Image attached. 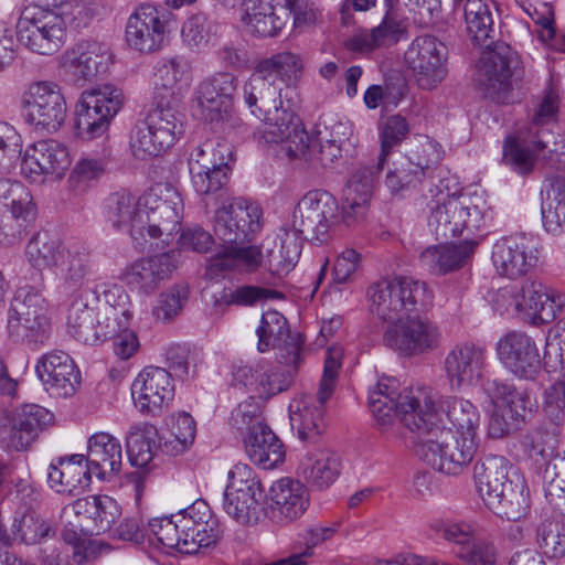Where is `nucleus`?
I'll return each instance as SVG.
<instances>
[{
    "label": "nucleus",
    "mask_w": 565,
    "mask_h": 565,
    "mask_svg": "<svg viewBox=\"0 0 565 565\" xmlns=\"http://www.w3.org/2000/svg\"><path fill=\"white\" fill-rule=\"evenodd\" d=\"M492 210L480 194L449 196L431 209L428 227L437 239L455 237L463 231L473 232L488 226Z\"/></svg>",
    "instance_id": "obj_16"
},
{
    "label": "nucleus",
    "mask_w": 565,
    "mask_h": 565,
    "mask_svg": "<svg viewBox=\"0 0 565 565\" xmlns=\"http://www.w3.org/2000/svg\"><path fill=\"white\" fill-rule=\"evenodd\" d=\"M223 509L238 523L247 521V465L237 463L227 473Z\"/></svg>",
    "instance_id": "obj_44"
},
{
    "label": "nucleus",
    "mask_w": 565,
    "mask_h": 565,
    "mask_svg": "<svg viewBox=\"0 0 565 565\" xmlns=\"http://www.w3.org/2000/svg\"><path fill=\"white\" fill-rule=\"evenodd\" d=\"M124 102L122 90L113 84L84 89L73 106L74 136L84 142L106 138Z\"/></svg>",
    "instance_id": "obj_14"
},
{
    "label": "nucleus",
    "mask_w": 565,
    "mask_h": 565,
    "mask_svg": "<svg viewBox=\"0 0 565 565\" xmlns=\"http://www.w3.org/2000/svg\"><path fill=\"white\" fill-rule=\"evenodd\" d=\"M430 526L437 533H441L446 541L454 543L457 546V551L469 547L477 540L475 537L476 526L469 522L445 523L441 520H437Z\"/></svg>",
    "instance_id": "obj_59"
},
{
    "label": "nucleus",
    "mask_w": 565,
    "mask_h": 565,
    "mask_svg": "<svg viewBox=\"0 0 565 565\" xmlns=\"http://www.w3.org/2000/svg\"><path fill=\"white\" fill-rule=\"evenodd\" d=\"M68 188L76 194H83L94 188L106 172V162L93 153H82L70 168Z\"/></svg>",
    "instance_id": "obj_50"
},
{
    "label": "nucleus",
    "mask_w": 565,
    "mask_h": 565,
    "mask_svg": "<svg viewBox=\"0 0 565 565\" xmlns=\"http://www.w3.org/2000/svg\"><path fill=\"white\" fill-rule=\"evenodd\" d=\"M486 391L495 407L504 412L520 427L525 423L526 414L532 411V401L527 393L521 392L507 383L492 381Z\"/></svg>",
    "instance_id": "obj_43"
},
{
    "label": "nucleus",
    "mask_w": 565,
    "mask_h": 565,
    "mask_svg": "<svg viewBox=\"0 0 565 565\" xmlns=\"http://www.w3.org/2000/svg\"><path fill=\"white\" fill-rule=\"evenodd\" d=\"M433 299L426 282L402 275L382 278L366 289L370 315L387 324L383 343L404 356L420 355L439 348V327L417 315L427 310Z\"/></svg>",
    "instance_id": "obj_2"
},
{
    "label": "nucleus",
    "mask_w": 565,
    "mask_h": 565,
    "mask_svg": "<svg viewBox=\"0 0 565 565\" xmlns=\"http://www.w3.org/2000/svg\"><path fill=\"white\" fill-rule=\"evenodd\" d=\"M232 161V146L226 141H205L193 148L188 167L194 191L200 195L220 191L228 180Z\"/></svg>",
    "instance_id": "obj_19"
},
{
    "label": "nucleus",
    "mask_w": 565,
    "mask_h": 565,
    "mask_svg": "<svg viewBox=\"0 0 565 565\" xmlns=\"http://www.w3.org/2000/svg\"><path fill=\"white\" fill-rule=\"evenodd\" d=\"M71 166V150L57 139L34 141L21 152L20 173L31 183L44 184L61 181Z\"/></svg>",
    "instance_id": "obj_21"
},
{
    "label": "nucleus",
    "mask_w": 565,
    "mask_h": 565,
    "mask_svg": "<svg viewBox=\"0 0 565 565\" xmlns=\"http://www.w3.org/2000/svg\"><path fill=\"white\" fill-rule=\"evenodd\" d=\"M519 317L539 326L556 319L564 307L563 297L536 280H525L518 286Z\"/></svg>",
    "instance_id": "obj_32"
},
{
    "label": "nucleus",
    "mask_w": 565,
    "mask_h": 565,
    "mask_svg": "<svg viewBox=\"0 0 565 565\" xmlns=\"http://www.w3.org/2000/svg\"><path fill=\"white\" fill-rule=\"evenodd\" d=\"M234 89L231 74H218L203 81L195 92L193 117L211 125L230 121L234 115Z\"/></svg>",
    "instance_id": "obj_25"
},
{
    "label": "nucleus",
    "mask_w": 565,
    "mask_h": 565,
    "mask_svg": "<svg viewBox=\"0 0 565 565\" xmlns=\"http://www.w3.org/2000/svg\"><path fill=\"white\" fill-rule=\"evenodd\" d=\"M455 9L461 8L466 29L471 40L483 44L494 32L493 15L484 0H452Z\"/></svg>",
    "instance_id": "obj_47"
},
{
    "label": "nucleus",
    "mask_w": 565,
    "mask_h": 565,
    "mask_svg": "<svg viewBox=\"0 0 565 565\" xmlns=\"http://www.w3.org/2000/svg\"><path fill=\"white\" fill-rule=\"evenodd\" d=\"M25 124L36 134L54 135L67 119V102L62 86L54 81H34L21 96Z\"/></svg>",
    "instance_id": "obj_17"
},
{
    "label": "nucleus",
    "mask_w": 565,
    "mask_h": 565,
    "mask_svg": "<svg viewBox=\"0 0 565 565\" xmlns=\"http://www.w3.org/2000/svg\"><path fill=\"white\" fill-rule=\"evenodd\" d=\"M132 318V303L129 299V318L111 334L114 354L121 361L134 358L141 347L138 333L129 328Z\"/></svg>",
    "instance_id": "obj_57"
},
{
    "label": "nucleus",
    "mask_w": 565,
    "mask_h": 565,
    "mask_svg": "<svg viewBox=\"0 0 565 565\" xmlns=\"http://www.w3.org/2000/svg\"><path fill=\"white\" fill-rule=\"evenodd\" d=\"M444 366L451 388L468 391L484 379L489 367L488 351L470 342L458 344L447 353Z\"/></svg>",
    "instance_id": "obj_27"
},
{
    "label": "nucleus",
    "mask_w": 565,
    "mask_h": 565,
    "mask_svg": "<svg viewBox=\"0 0 565 565\" xmlns=\"http://www.w3.org/2000/svg\"><path fill=\"white\" fill-rule=\"evenodd\" d=\"M50 305L33 287L20 288L10 305L7 334L14 342L42 343L51 332Z\"/></svg>",
    "instance_id": "obj_18"
},
{
    "label": "nucleus",
    "mask_w": 565,
    "mask_h": 565,
    "mask_svg": "<svg viewBox=\"0 0 565 565\" xmlns=\"http://www.w3.org/2000/svg\"><path fill=\"white\" fill-rule=\"evenodd\" d=\"M146 535L151 546L164 553L193 554L201 547L214 545L222 529L209 504L196 500L178 513L150 519Z\"/></svg>",
    "instance_id": "obj_9"
},
{
    "label": "nucleus",
    "mask_w": 565,
    "mask_h": 565,
    "mask_svg": "<svg viewBox=\"0 0 565 565\" xmlns=\"http://www.w3.org/2000/svg\"><path fill=\"white\" fill-rule=\"evenodd\" d=\"M339 221L338 201L329 192L313 190L306 193L292 211L290 221L277 234V247L270 256L269 286H277L296 267L302 250L303 236L324 243L331 227Z\"/></svg>",
    "instance_id": "obj_6"
},
{
    "label": "nucleus",
    "mask_w": 565,
    "mask_h": 565,
    "mask_svg": "<svg viewBox=\"0 0 565 565\" xmlns=\"http://www.w3.org/2000/svg\"><path fill=\"white\" fill-rule=\"evenodd\" d=\"M288 19L287 10L277 8L275 0H249V25L259 36H277Z\"/></svg>",
    "instance_id": "obj_46"
},
{
    "label": "nucleus",
    "mask_w": 565,
    "mask_h": 565,
    "mask_svg": "<svg viewBox=\"0 0 565 565\" xmlns=\"http://www.w3.org/2000/svg\"><path fill=\"white\" fill-rule=\"evenodd\" d=\"M178 258L174 249L132 262L122 273L124 281L143 295L154 292L177 268Z\"/></svg>",
    "instance_id": "obj_34"
},
{
    "label": "nucleus",
    "mask_w": 565,
    "mask_h": 565,
    "mask_svg": "<svg viewBox=\"0 0 565 565\" xmlns=\"http://www.w3.org/2000/svg\"><path fill=\"white\" fill-rule=\"evenodd\" d=\"M192 82L188 63L180 56L157 61L150 77L152 108L130 131L129 149L139 160L157 157L175 145L183 135L178 108Z\"/></svg>",
    "instance_id": "obj_3"
},
{
    "label": "nucleus",
    "mask_w": 565,
    "mask_h": 565,
    "mask_svg": "<svg viewBox=\"0 0 565 565\" xmlns=\"http://www.w3.org/2000/svg\"><path fill=\"white\" fill-rule=\"evenodd\" d=\"M406 66L422 89L436 88L447 75V47L435 36L415 38L404 54Z\"/></svg>",
    "instance_id": "obj_24"
},
{
    "label": "nucleus",
    "mask_w": 565,
    "mask_h": 565,
    "mask_svg": "<svg viewBox=\"0 0 565 565\" xmlns=\"http://www.w3.org/2000/svg\"><path fill=\"white\" fill-rule=\"evenodd\" d=\"M264 224L262 207L249 203V274H259V280L268 285L270 256L273 247H277V239L273 235L257 239Z\"/></svg>",
    "instance_id": "obj_41"
},
{
    "label": "nucleus",
    "mask_w": 565,
    "mask_h": 565,
    "mask_svg": "<svg viewBox=\"0 0 565 565\" xmlns=\"http://www.w3.org/2000/svg\"><path fill=\"white\" fill-rule=\"evenodd\" d=\"M273 120L263 122L254 136L258 143L268 146L278 157L322 167L331 166L341 158L345 146L340 143L317 140L319 149L313 150L301 119L291 109L276 107Z\"/></svg>",
    "instance_id": "obj_10"
},
{
    "label": "nucleus",
    "mask_w": 565,
    "mask_h": 565,
    "mask_svg": "<svg viewBox=\"0 0 565 565\" xmlns=\"http://www.w3.org/2000/svg\"><path fill=\"white\" fill-rule=\"evenodd\" d=\"M541 213L546 232L559 235L565 231V179H556L550 184Z\"/></svg>",
    "instance_id": "obj_52"
},
{
    "label": "nucleus",
    "mask_w": 565,
    "mask_h": 565,
    "mask_svg": "<svg viewBox=\"0 0 565 565\" xmlns=\"http://www.w3.org/2000/svg\"><path fill=\"white\" fill-rule=\"evenodd\" d=\"M537 543L548 558H561L565 555V534L556 523L547 522L540 526Z\"/></svg>",
    "instance_id": "obj_62"
},
{
    "label": "nucleus",
    "mask_w": 565,
    "mask_h": 565,
    "mask_svg": "<svg viewBox=\"0 0 565 565\" xmlns=\"http://www.w3.org/2000/svg\"><path fill=\"white\" fill-rule=\"evenodd\" d=\"M395 4L396 3L384 4L385 13L381 23L372 28L380 46L397 42L398 35L405 30V25L395 10Z\"/></svg>",
    "instance_id": "obj_61"
},
{
    "label": "nucleus",
    "mask_w": 565,
    "mask_h": 565,
    "mask_svg": "<svg viewBox=\"0 0 565 565\" xmlns=\"http://www.w3.org/2000/svg\"><path fill=\"white\" fill-rule=\"evenodd\" d=\"M89 0H53L24 6L15 22L18 42L34 54H55L67 41L70 23L89 15Z\"/></svg>",
    "instance_id": "obj_7"
},
{
    "label": "nucleus",
    "mask_w": 565,
    "mask_h": 565,
    "mask_svg": "<svg viewBox=\"0 0 565 565\" xmlns=\"http://www.w3.org/2000/svg\"><path fill=\"white\" fill-rule=\"evenodd\" d=\"M173 30L169 13L143 4L137 8L127 20L125 38L127 45L139 53L158 52L168 43Z\"/></svg>",
    "instance_id": "obj_22"
},
{
    "label": "nucleus",
    "mask_w": 565,
    "mask_h": 565,
    "mask_svg": "<svg viewBox=\"0 0 565 565\" xmlns=\"http://www.w3.org/2000/svg\"><path fill=\"white\" fill-rule=\"evenodd\" d=\"M342 356L341 347H330L326 352L318 395L303 394L294 398L289 404L290 427L302 441L316 443L324 431L323 405L334 391Z\"/></svg>",
    "instance_id": "obj_13"
},
{
    "label": "nucleus",
    "mask_w": 565,
    "mask_h": 565,
    "mask_svg": "<svg viewBox=\"0 0 565 565\" xmlns=\"http://www.w3.org/2000/svg\"><path fill=\"white\" fill-rule=\"evenodd\" d=\"M157 437V429L151 424L141 423L130 427L126 436V448L131 466L149 467L154 456Z\"/></svg>",
    "instance_id": "obj_49"
},
{
    "label": "nucleus",
    "mask_w": 565,
    "mask_h": 565,
    "mask_svg": "<svg viewBox=\"0 0 565 565\" xmlns=\"http://www.w3.org/2000/svg\"><path fill=\"white\" fill-rule=\"evenodd\" d=\"M308 487L299 479L282 477L267 491L259 479L249 478V523L265 519L290 523L307 511Z\"/></svg>",
    "instance_id": "obj_12"
},
{
    "label": "nucleus",
    "mask_w": 565,
    "mask_h": 565,
    "mask_svg": "<svg viewBox=\"0 0 565 565\" xmlns=\"http://www.w3.org/2000/svg\"><path fill=\"white\" fill-rule=\"evenodd\" d=\"M25 257L33 268L47 269L58 279L61 294L73 295L66 329L75 340L88 345L104 343L129 318V295L117 284L105 286L104 301L97 308L88 306L83 286L92 275L93 264L82 245L38 233L28 242Z\"/></svg>",
    "instance_id": "obj_1"
},
{
    "label": "nucleus",
    "mask_w": 565,
    "mask_h": 565,
    "mask_svg": "<svg viewBox=\"0 0 565 565\" xmlns=\"http://www.w3.org/2000/svg\"><path fill=\"white\" fill-rule=\"evenodd\" d=\"M246 207L241 202H231L216 211L214 233L222 242V250L211 258L206 275L217 279L228 270H243L247 266L245 216Z\"/></svg>",
    "instance_id": "obj_15"
},
{
    "label": "nucleus",
    "mask_w": 565,
    "mask_h": 565,
    "mask_svg": "<svg viewBox=\"0 0 565 565\" xmlns=\"http://www.w3.org/2000/svg\"><path fill=\"white\" fill-rule=\"evenodd\" d=\"M362 263L363 257L359 250L352 247H344L334 256L332 266L333 280L337 284L352 281L362 267Z\"/></svg>",
    "instance_id": "obj_58"
},
{
    "label": "nucleus",
    "mask_w": 565,
    "mask_h": 565,
    "mask_svg": "<svg viewBox=\"0 0 565 565\" xmlns=\"http://www.w3.org/2000/svg\"><path fill=\"white\" fill-rule=\"evenodd\" d=\"M166 426L161 438L169 452L178 455L192 446L195 439L196 424L189 413L171 414L167 418Z\"/></svg>",
    "instance_id": "obj_51"
},
{
    "label": "nucleus",
    "mask_w": 565,
    "mask_h": 565,
    "mask_svg": "<svg viewBox=\"0 0 565 565\" xmlns=\"http://www.w3.org/2000/svg\"><path fill=\"white\" fill-rule=\"evenodd\" d=\"M438 422L446 427L436 438L424 440L417 449L418 456L434 470L446 476H460L475 458L479 446L478 431L481 414L469 399L458 396L437 398L434 394Z\"/></svg>",
    "instance_id": "obj_5"
},
{
    "label": "nucleus",
    "mask_w": 565,
    "mask_h": 565,
    "mask_svg": "<svg viewBox=\"0 0 565 565\" xmlns=\"http://www.w3.org/2000/svg\"><path fill=\"white\" fill-rule=\"evenodd\" d=\"M180 193L168 184H156L142 195L116 193L107 204V221L143 246H168L179 233L183 216Z\"/></svg>",
    "instance_id": "obj_4"
},
{
    "label": "nucleus",
    "mask_w": 565,
    "mask_h": 565,
    "mask_svg": "<svg viewBox=\"0 0 565 565\" xmlns=\"http://www.w3.org/2000/svg\"><path fill=\"white\" fill-rule=\"evenodd\" d=\"M369 407L376 425L388 430L401 422L412 431L426 433L438 422L434 393L425 386L399 391L397 380L382 376L369 390Z\"/></svg>",
    "instance_id": "obj_8"
},
{
    "label": "nucleus",
    "mask_w": 565,
    "mask_h": 565,
    "mask_svg": "<svg viewBox=\"0 0 565 565\" xmlns=\"http://www.w3.org/2000/svg\"><path fill=\"white\" fill-rule=\"evenodd\" d=\"M542 409L555 424L565 422V380L557 381L545 388Z\"/></svg>",
    "instance_id": "obj_63"
},
{
    "label": "nucleus",
    "mask_w": 565,
    "mask_h": 565,
    "mask_svg": "<svg viewBox=\"0 0 565 565\" xmlns=\"http://www.w3.org/2000/svg\"><path fill=\"white\" fill-rule=\"evenodd\" d=\"M291 380L290 372L276 370L269 365H257L249 376V398L255 399L257 405L264 403L286 391Z\"/></svg>",
    "instance_id": "obj_48"
},
{
    "label": "nucleus",
    "mask_w": 565,
    "mask_h": 565,
    "mask_svg": "<svg viewBox=\"0 0 565 565\" xmlns=\"http://www.w3.org/2000/svg\"><path fill=\"white\" fill-rule=\"evenodd\" d=\"M121 509L108 495L81 498L63 508L61 520L75 536L109 533L119 521Z\"/></svg>",
    "instance_id": "obj_20"
},
{
    "label": "nucleus",
    "mask_w": 565,
    "mask_h": 565,
    "mask_svg": "<svg viewBox=\"0 0 565 565\" xmlns=\"http://www.w3.org/2000/svg\"><path fill=\"white\" fill-rule=\"evenodd\" d=\"M93 476L85 455L74 454L50 463L47 484L57 493L79 494L88 489Z\"/></svg>",
    "instance_id": "obj_35"
},
{
    "label": "nucleus",
    "mask_w": 565,
    "mask_h": 565,
    "mask_svg": "<svg viewBox=\"0 0 565 565\" xmlns=\"http://www.w3.org/2000/svg\"><path fill=\"white\" fill-rule=\"evenodd\" d=\"M495 353L502 365L520 379L532 380L541 370L539 348L524 332L511 331L502 335L495 344Z\"/></svg>",
    "instance_id": "obj_29"
},
{
    "label": "nucleus",
    "mask_w": 565,
    "mask_h": 565,
    "mask_svg": "<svg viewBox=\"0 0 565 565\" xmlns=\"http://www.w3.org/2000/svg\"><path fill=\"white\" fill-rule=\"evenodd\" d=\"M13 413L18 430L15 450L26 449L38 434L53 422V414L36 404L23 405Z\"/></svg>",
    "instance_id": "obj_45"
},
{
    "label": "nucleus",
    "mask_w": 565,
    "mask_h": 565,
    "mask_svg": "<svg viewBox=\"0 0 565 565\" xmlns=\"http://www.w3.org/2000/svg\"><path fill=\"white\" fill-rule=\"evenodd\" d=\"M35 372L44 390L53 397H70L81 383V373L73 359L64 351L43 354L35 365Z\"/></svg>",
    "instance_id": "obj_31"
},
{
    "label": "nucleus",
    "mask_w": 565,
    "mask_h": 565,
    "mask_svg": "<svg viewBox=\"0 0 565 565\" xmlns=\"http://www.w3.org/2000/svg\"><path fill=\"white\" fill-rule=\"evenodd\" d=\"M285 455L284 445L260 417L249 420V461L270 470L284 462Z\"/></svg>",
    "instance_id": "obj_39"
},
{
    "label": "nucleus",
    "mask_w": 565,
    "mask_h": 565,
    "mask_svg": "<svg viewBox=\"0 0 565 565\" xmlns=\"http://www.w3.org/2000/svg\"><path fill=\"white\" fill-rule=\"evenodd\" d=\"M51 531V525L42 518L25 514L12 524L14 537L26 544H36L45 539Z\"/></svg>",
    "instance_id": "obj_60"
},
{
    "label": "nucleus",
    "mask_w": 565,
    "mask_h": 565,
    "mask_svg": "<svg viewBox=\"0 0 565 565\" xmlns=\"http://www.w3.org/2000/svg\"><path fill=\"white\" fill-rule=\"evenodd\" d=\"M288 332L287 320L280 312L276 310L264 312L256 329L257 350L262 353L267 352L270 348L276 347Z\"/></svg>",
    "instance_id": "obj_53"
},
{
    "label": "nucleus",
    "mask_w": 565,
    "mask_h": 565,
    "mask_svg": "<svg viewBox=\"0 0 565 565\" xmlns=\"http://www.w3.org/2000/svg\"><path fill=\"white\" fill-rule=\"evenodd\" d=\"M519 65L518 57L507 51L505 54L491 53L487 57L484 74L489 85L493 88L497 87L499 90L509 88V81L513 76L514 71Z\"/></svg>",
    "instance_id": "obj_55"
},
{
    "label": "nucleus",
    "mask_w": 565,
    "mask_h": 565,
    "mask_svg": "<svg viewBox=\"0 0 565 565\" xmlns=\"http://www.w3.org/2000/svg\"><path fill=\"white\" fill-rule=\"evenodd\" d=\"M181 36L188 46L203 47L213 41L215 25L204 14H193L183 22Z\"/></svg>",
    "instance_id": "obj_56"
},
{
    "label": "nucleus",
    "mask_w": 565,
    "mask_h": 565,
    "mask_svg": "<svg viewBox=\"0 0 565 565\" xmlns=\"http://www.w3.org/2000/svg\"><path fill=\"white\" fill-rule=\"evenodd\" d=\"M131 399L143 415H159L174 398V380L170 372L159 366H146L131 383Z\"/></svg>",
    "instance_id": "obj_26"
},
{
    "label": "nucleus",
    "mask_w": 565,
    "mask_h": 565,
    "mask_svg": "<svg viewBox=\"0 0 565 565\" xmlns=\"http://www.w3.org/2000/svg\"><path fill=\"white\" fill-rule=\"evenodd\" d=\"M0 205L19 226L30 223L36 215L30 190L17 180L0 179Z\"/></svg>",
    "instance_id": "obj_42"
},
{
    "label": "nucleus",
    "mask_w": 565,
    "mask_h": 565,
    "mask_svg": "<svg viewBox=\"0 0 565 565\" xmlns=\"http://www.w3.org/2000/svg\"><path fill=\"white\" fill-rule=\"evenodd\" d=\"M296 472L306 486L322 491L340 477L341 461L328 450L308 451L300 458Z\"/></svg>",
    "instance_id": "obj_38"
},
{
    "label": "nucleus",
    "mask_w": 565,
    "mask_h": 565,
    "mask_svg": "<svg viewBox=\"0 0 565 565\" xmlns=\"http://www.w3.org/2000/svg\"><path fill=\"white\" fill-rule=\"evenodd\" d=\"M476 245L475 241L433 245L422 252L419 260L430 274L446 275L461 268L472 256Z\"/></svg>",
    "instance_id": "obj_40"
},
{
    "label": "nucleus",
    "mask_w": 565,
    "mask_h": 565,
    "mask_svg": "<svg viewBox=\"0 0 565 565\" xmlns=\"http://www.w3.org/2000/svg\"><path fill=\"white\" fill-rule=\"evenodd\" d=\"M473 480L484 504L498 516L518 521L529 509L524 479L502 456L489 455L473 467Z\"/></svg>",
    "instance_id": "obj_11"
},
{
    "label": "nucleus",
    "mask_w": 565,
    "mask_h": 565,
    "mask_svg": "<svg viewBox=\"0 0 565 565\" xmlns=\"http://www.w3.org/2000/svg\"><path fill=\"white\" fill-rule=\"evenodd\" d=\"M408 132L409 125L401 115H393L388 117L380 126L379 136L381 141V153L377 161V170H382L384 168L393 148L398 146Z\"/></svg>",
    "instance_id": "obj_54"
},
{
    "label": "nucleus",
    "mask_w": 565,
    "mask_h": 565,
    "mask_svg": "<svg viewBox=\"0 0 565 565\" xmlns=\"http://www.w3.org/2000/svg\"><path fill=\"white\" fill-rule=\"evenodd\" d=\"M438 159L436 145L425 140L416 152H412L405 163L390 169L384 184L392 196H411L422 184L430 164Z\"/></svg>",
    "instance_id": "obj_30"
},
{
    "label": "nucleus",
    "mask_w": 565,
    "mask_h": 565,
    "mask_svg": "<svg viewBox=\"0 0 565 565\" xmlns=\"http://www.w3.org/2000/svg\"><path fill=\"white\" fill-rule=\"evenodd\" d=\"M303 60L300 54L284 51L273 54L269 57H265L255 63L252 73V81L254 83L253 89H256L257 83H264L268 85V95L273 96L278 94L279 103L275 104L276 107L285 109L282 107V89L280 85L286 88H295L299 84L303 75ZM275 111L266 114L264 122L274 121Z\"/></svg>",
    "instance_id": "obj_23"
},
{
    "label": "nucleus",
    "mask_w": 565,
    "mask_h": 565,
    "mask_svg": "<svg viewBox=\"0 0 565 565\" xmlns=\"http://www.w3.org/2000/svg\"><path fill=\"white\" fill-rule=\"evenodd\" d=\"M456 554L468 565H497L498 563L494 546L484 540H476L469 547L456 551Z\"/></svg>",
    "instance_id": "obj_64"
},
{
    "label": "nucleus",
    "mask_w": 565,
    "mask_h": 565,
    "mask_svg": "<svg viewBox=\"0 0 565 565\" xmlns=\"http://www.w3.org/2000/svg\"><path fill=\"white\" fill-rule=\"evenodd\" d=\"M93 473L107 480L119 473L122 466V448L119 439L106 431L93 434L87 440L85 456Z\"/></svg>",
    "instance_id": "obj_36"
},
{
    "label": "nucleus",
    "mask_w": 565,
    "mask_h": 565,
    "mask_svg": "<svg viewBox=\"0 0 565 565\" xmlns=\"http://www.w3.org/2000/svg\"><path fill=\"white\" fill-rule=\"evenodd\" d=\"M539 254V246L534 238L515 235L498 241L493 245L491 258L500 276L516 278L536 266Z\"/></svg>",
    "instance_id": "obj_28"
},
{
    "label": "nucleus",
    "mask_w": 565,
    "mask_h": 565,
    "mask_svg": "<svg viewBox=\"0 0 565 565\" xmlns=\"http://www.w3.org/2000/svg\"><path fill=\"white\" fill-rule=\"evenodd\" d=\"M548 141L541 138L533 127L518 130L508 136L503 146V161L513 171L520 174L530 173L541 150L547 147Z\"/></svg>",
    "instance_id": "obj_37"
},
{
    "label": "nucleus",
    "mask_w": 565,
    "mask_h": 565,
    "mask_svg": "<svg viewBox=\"0 0 565 565\" xmlns=\"http://www.w3.org/2000/svg\"><path fill=\"white\" fill-rule=\"evenodd\" d=\"M111 61V52L105 43L83 41L65 51L60 64L76 81H93L107 72Z\"/></svg>",
    "instance_id": "obj_33"
}]
</instances>
